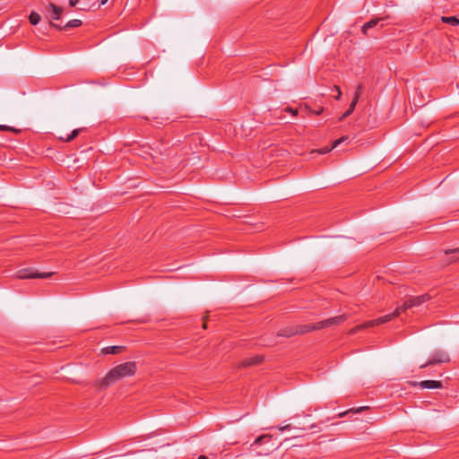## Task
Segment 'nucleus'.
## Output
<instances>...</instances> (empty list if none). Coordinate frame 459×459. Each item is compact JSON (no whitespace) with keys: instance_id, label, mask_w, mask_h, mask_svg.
<instances>
[{"instance_id":"3","label":"nucleus","mask_w":459,"mask_h":459,"mask_svg":"<svg viewBox=\"0 0 459 459\" xmlns=\"http://www.w3.org/2000/svg\"><path fill=\"white\" fill-rule=\"evenodd\" d=\"M347 318H348V316L346 314H343V315H340V316H337L334 317H331V318L317 322L316 324H314V325H311V324L297 325H295L296 329H297V335L298 334H305L311 331L320 330L323 328L330 327L332 325H340V324L343 323Z\"/></svg>"},{"instance_id":"13","label":"nucleus","mask_w":459,"mask_h":459,"mask_svg":"<svg viewBox=\"0 0 459 459\" xmlns=\"http://www.w3.org/2000/svg\"><path fill=\"white\" fill-rule=\"evenodd\" d=\"M123 346H108L102 349L104 354H117L123 351Z\"/></svg>"},{"instance_id":"31","label":"nucleus","mask_w":459,"mask_h":459,"mask_svg":"<svg viewBox=\"0 0 459 459\" xmlns=\"http://www.w3.org/2000/svg\"><path fill=\"white\" fill-rule=\"evenodd\" d=\"M198 459H208V457L206 455H199Z\"/></svg>"},{"instance_id":"7","label":"nucleus","mask_w":459,"mask_h":459,"mask_svg":"<svg viewBox=\"0 0 459 459\" xmlns=\"http://www.w3.org/2000/svg\"><path fill=\"white\" fill-rule=\"evenodd\" d=\"M82 24V22L79 19H74L69 21L64 27L60 26L59 24L54 23L53 22H49L50 27H53L58 30H66L71 28H77L80 27Z\"/></svg>"},{"instance_id":"18","label":"nucleus","mask_w":459,"mask_h":459,"mask_svg":"<svg viewBox=\"0 0 459 459\" xmlns=\"http://www.w3.org/2000/svg\"><path fill=\"white\" fill-rule=\"evenodd\" d=\"M273 436L272 435H262L260 437H258L254 444L255 445H260L262 444L263 442H265V441H270L272 439Z\"/></svg>"},{"instance_id":"30","label":"nucleus","mask_w":459,"mask_h":459,"mask_svg":"<svg viewBox=\"0 0 459 459\" xmlns=\"http://www.w3.org/2000/svg\"><path fill=\"white\" fill-rule=\"evenodd\" d=\"M457 260H459V257H457V256H455H455H453V257L451 258L450 263L455 262V261H457Z\"/></svg>"},{"instance_id":"23","label":"nucleus","mask_w":459,"mask_h":459,"mask_svg":"<svg viewBox=\"0 0 459 459\" xmlns=\"http://www.w3.org/2000/svg\"><path fill=\"white\" fill-rule=\"evenodd\" d=\"M334 91H335V94H337V95L335 96V99H336V100H340L341 95H342V91H341L340 87L335 85V86H334Z\"/></svg>"},{"instance_id":"20","label":"nucleus","mask_w":459,"mask_h":459,"mask_svg":"<svg viewBox=\"0 0 459 459\" xmlns=\"http://www.w3.org/2000/svg\"><path fill=\"white\" fill-rule=\"evenodd\" d=\"M362 91H363V85L362 84H359L358 87H357V90L355 91L353 100H356L358 101L359 99V96L362 94Z\"/></svg>"},{"instance_id":"5","label":"nucleus","mask_w":459,"mask_h":459,"mask_svg":"<svg viewBox=\"0 0 459 459\" xmlns=\"http://www.w3.org/2000/svg\"><path fill=\"white\" fill-rule=\"evenodd\" d=\"M448 361H449V356L446 353H445L443 351H437L433 355V357L429 361L420 365V368H426L428 366L434 365L437 363H444V362H448Z\"/></svg>"},{"instance_id":"19","label":"nucleus","mask_w":459,"mask_h":459,"mask_svg":"<svg viewBox=\"0 0 459 459\" xmlns=\"http://www.w3.org/2000/svg\"><path fill=\"white\" fill-rule=\"evenodd\" d=\"M0 130H2V131H11V132H13L15 134H18V133L21 132V130H19V129H16V128L12 127V126H4V125H0Z\"/></svg>"},{"instance_id":"24","label":"nucleus","mask_w":459,"mask_h":459,"mask_svg":"<svg viewBox=\"0 0 459 459\" xmlns=\"http://www.w3.org/2000/svg\"><path fill=\"white\" fill-rule=\"evenodd\" d=\"M334 91H335V94H337V95L335 96V99H336V100H340L341 95H342V91H341L340 87L335 85V86H334Z\"/></svg>"},{"instance_id":"26","label":"nucleus","mask_w":459,"mask_h":459,"mask_svg":"<svg viewBox=\"0 0 459 459\" xmlns=\"http://www.w3.org/2000/svg\"><path fill=\"white\" fill-rule=\"evenodd\" d=\"M78 3H79V0H69V5L71 7H75Z\"/></svg>"},{"instance_id":"11","label":"nucleus","mask_w":459,"mask_h":459,"mask_svg":"<svg viewBox=\"0 0 459 459\" xmlns=\"http://www.w3.org/2000/svg\"><path fill=\"white\" fill-rule=\"evenodd\" d=\"M49 8L52 9V13H51V19L52 20H59L61 18V15H62V13H63V8L62 7H59L52 3L49 4Z\"/></svg>"},{"instance_id":"8","label":"nucleus","mask_w":459,"mask_h":459,"mask_svg":"<svg viewBox=\"0 0 459 459\" xmlns=\"http://www.w3.org/2000/svg\"><path fill=\"white\" fill-rule=\"evenodd\" d=\"M297 335V329L295 325L286 326L280 329L277 333V336L279 337H291Z\"/></svg>"},{"instance_id":"22","label":"nucleus","mask_w":459,"mask_h":459,"mask_svg":"<svg viewBox=\"0 0 459 459\" xmlns=\"http://www.w3.org/2000/svg\"><path fill=\"white\" fill-rule=\"evenodd\" d=\"M446 255H458L459 254V247L454 248V249H446L445 250Z\"/></svg>"},{"instance_id":"10","label":"nucleus","mask_w":459,"mask_h":459,"mask_svg":"<svg viewBox=\"0 0 459 459\" xmlns=\"http://www.w3.org/2000/svg\"><path fill=\"white\" fill-rule=\"evenodd\" d=\"M382 20V18L371 19L369 22H366L361 29L362 33L367 36L368 30L375 28L378 22Z\"/></svg>"},{"instance_id":"14","label":"nucleus","mask_w":459,"mask_h":459,"mask_svg":"<svg viewBox=\"0 0 459 459\" xmlns=\"http://www.w3.org/2000/svg\"><path fill=\"white\" fill-rule=\"evenodd\" d=\"M358 101L356 100H352L351 103L350 104L349 108L340 117V121H342L346 117H348L351 113L353 112Z\"/></svg>"},{"instance_id":"2","label":"nucleus","mask_w":459,"mask_h":459,"mask_svg":"<svg viewBox=\"0 0 459 459\" xmlns=\"http://www.w3.org/2000/svg\"><path fill=\"white\" fill-rule=\"evenodd\" d=\"M137 366L134 361H127L111 368L104 378L98 381L100 389H105L126 377H132L136 373Z\"/></svg>"},{"instance_id":"29","label":"nucleus","mask_w":459,"mask_h":459,"mask_svg":"<svg viewBox=\"0 0 459 459\" xmlns=\"http://www.w3.org/2000/svg\"><path fill=\"white\" fill-rule=\"evenodd\" d=\"M323 110H324V108H319L318 110L315 111V114H316V115H320V114L323 112Z\"/></svg>"},{"instance_id":"32","label":"nucleus","mask_w":459,"mask_h":459,"mask_svg":"<svg viewBox=\"0 0 459 459\" xmlns=\"http://www.w3.org/2000/svg\"><path fill=\"white\" fill-rule=\"evenodd\" d=\"M108 2V0H100L101 4H105Z\"/></svg>"},{"instance_id":"1","label":"nucleus","mask_w":459,"mask_h":459,"mask_svg":"<svg viewBox=\"0 0 459 459\" xmlns=\"http://www.w3.org/2000/svg\"><path fill=\"white\" fill-rule=\"evenodd\" d=\"M430 299V296L429 294H423L417 297H412L404 301V303L398 307L392 314L385 315L384 316H380L374 320L367 321L363 324H360L359 325H356L355 327L351 328L349 332L350 334H355L360 330H364L369 327L377 326L379 325L387 323L391 321L393 318L398 316L402 312H404L405 310L413 307H418L424 302L428 301Z\"/></svg>"},{"instance_id":"25","label":"nucleus","mask_w":459,"mask_h":459,"mask_svg":"<svg viewBox=\"0 0 459 459\" xmlns=\"http://www.w3.org/2000/svg\"><path fill=\"white\" fill-rule=\"evenodd\" d=\"M285 110H286L287 112L290 113V114H291V115H293V116H296V115L298 114V110H297V109H294V108H290V107L286 108V109H285Z\"/></svg>"},{"instance_id":"27","label":"nucleus","mask_w":459,"mask_h":459,"mask_svg":"<svg viewBox=\"0 0 459 459\" xmlns=\"http://www.w3.org/2000/svg\"><path fill=\"white\" fill-rule=\"evenodd\" d=\"M263 344L265 345V346H272V345L274 344V341L273 340H272V341L264 340V343Z\"/></svg>"},{"instance_id":"16","label":"nucleus","mask_w":459,"mask_h":459,"mask_svg":"<svg viewBox=\"0 0 459 459\" xmlns=\"http://www.w3.org/2000/svg\"><path fill=\"white\" fill-rule=\"evenodd\" d=\"M82 129H74L72 131L70 134H68L66 137H60V139L65 143L72 142L77 135L80 134Z\"/></svg>"},{"instance_id":"17","label":"nucleus","mask_w":459,"mask_h":459,"mask_svg":"<svg viewBox=\"0 0 459 459\" xmlns=\"http://www.w3.org/2000/svg\"><path fill=\"white\" fill-rule=\"evenodd\" d=\"M29 19H30V22L32 25H37L39 22V21H40V15L38 13L32 12L30 14Z\"/></svg>"},{"instance_id":"4","label":"nucleus","mask_w":459,"mask_h":459,"mask_svg":"<svg viewBox=\"0 0 459 459\" xmlns=\"http://www.w3.org/2000/svg\"><path fill=\"white\" fill-rule=\"evenodd\" d=\"M54 273H37L33 268H23L16 273L19 279H47L53 275Z\"/></svg>"},{"instance_id":"28","label":"nucleus","mask_w":459,"mask_h":459,"mask_svg":"<svg viewBox=\"0 0 459 459\" xmlns=\"http://www.w3.org/2000/svg\"><path fill=\"white\" fill-rule=\"evenodd\" d=\"M291 429V425H290V424H288V425H285V426H283V427H280V428H279V429H280L281 431L289 430V429Z\"/></svg>"},{"instance_id":"21","label":"nucleus","mask_w":459,"mask_h":459,"mask_svg":"<svg viewBox=\"0 0 459 459\" xmlns=\"http://www.w3.org/2000/svg\"><path fill=\"white\" fill-rule=\"evenodd\" d=\"M11 2L12 0H0V10L6 8Z\"/></svg>"},{"instance_id":"9","label":"nucleus","mask_w":459,"mask_h":459,"mask_svg":"<svg viewBox=\"0 0 459 459\" xmlns=\"http://www.w3.org/2000/svg\"><path fill=\"white\" fill-rule=\"evenodd\" d=\"M419 385L424 389H435L440 388L442 386V383L437 380H424L420 382Z\"/></svg>"},{"instance_id":"15","label":"nucleus","mask_w":459,"mask_h":459,"mask_svg":"<svg viewBox=\"0 0 459 459\" xmlns=\"http://www.w3.org/2000/svg\"><path fill=\"white\" fill-rule=\"evenodd\" d=\"M441 19L443 22L448 23L452 26H456L459 24V19L455 16H443Z\"/></svg>"},{"instance_id":"12","label":"nucleus","mask_w":459,"mask_h":459,"mask_svg":"<svg viewBox=\"0 0 459 459\" xmlns=\"http://www.w3.org/2000/svg\"><path fill=\"white\" fill-rule=\"evenodd\" d=\"M348 139V136H342L340 139L336 140L333 144L331 147H325L323 149L318 150V153L320 154H325L332 151L333 148L337 147L340 143L346 141Z\"/></svg>"},{"instance_id":"6","label":"nucleus","mask_w":459,"mask_h":459,"mask_svg":"<svg viewBox=\"0 0 459 459\" xmlns=\"http://www.w3.org/2000/svg\"><path fill=\"white\" fill-rule=\"evenodd\" d=\"M264 359L263 355H255L254 357L244 359L240 363V368H247L261 364Z\"/></svg>"}]
</instances>
